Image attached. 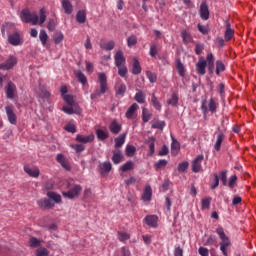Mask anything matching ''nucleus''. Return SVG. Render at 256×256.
Masks as SVG:
<instances>
[{"label": "nucleus", "mask_w": 256, "mask_h": 256, "mask_svg": "<svg viewBox=\"0 0 256 256\" xmlns=\"http://www.w3.org/2000/svg\"><path fill=\"white\" fill-rule=\"evenodd\" d=\"M98 83H99V89L94 90V92L90 95V98L97 99L101 97L102 95H105L107 93L109 86L107 85V75L103 72L98 73Z\"/></svg>", "instance_id": "obj_1"}, {"label": "nucleus", "mask_w": 256, "mask_h": 256, "mask_svg": "<svg viewBox=\"0 0 256 256\" xmlns=\"http://www.w3.org/2000/svg\"><path fill=\"white\" fill-rule=\"evenodd\" d=\"M217 235H219L221 242H220V251L223 253L224 256H227V247L231 245V240H229V237L225 234V230L223 227H218L216 229Z\"/></svg>", "instance_id": "obj_2"}, {"label": "nucleus", "mask_w": 256, "mask_h": 256, "mask_svg": "<svg viewBox=\"0 0 256 256\" xmlns=\"http://www.w3.org/2000/svg\"><path fill=\"white\" fill-rule=\"evenodd\" d=\"M20 18L24 23H32V25H37L39 23V16L37 13L32 14L27 8L21 11Z\"/></svg>", "instance_id": "obj_3"}, {"label": "nucleus", "mask_w": 256, "mask_h": 256, "mask_svg": "<svg viewBox=\"0 0 256 256\" xmlns=\"http://www.w3.org/2000/svg\"><path fill=\"white\" fill-rule=\"evenodd\" d=\"M83 191V188L79 184H75L73 187L70 188L67 192H62V195L65 199H75L79 195H81V192Z\"/></svg>", "instance_id": "obj_4"}, {"label": "nucleus", "mask_w": 256, "mask_h": 256, "mask_svg": "<svg viewBox=\"0 0 256 256\" xmlns=\"http://www.w3.org/2000/svg\"><path fill=\"white\" fill-rule=\"evenodd\" d=\"M8 43L13 45V47H18L23 44V38H21V34L19 32H14L8 35Z\"/></svg>", "instance_id": "obj_5"}, {"label": "nucleus", "mask_w": 256, "mask_h": 256, "mask_svg": "<svg viewBox=\"0 0 256 256\" xmlns=\"http://www.w3.org/2000/svg\"><path fill=\"white\" fill-rule=\"evenodd\" d=\"M15 65H17V58L15 56H10L8 60L0 64V69L2 71H9V69H13Z\"/></svg>", "instance_id": "obj_6"}, {"label": "nucleus", "mask_w": 256, "mask_h": 256, "mask_svg": "<svg viewBox=\"0 0 256 256\" xmlns=\"http://www.w3.org/2000/svg\"><path fill=\"white\" fill-rule=\"evenodd\" d=\"M37 205L43 211L47 209H53V207H55V203H53V201H51L50 198H41L40 200L37 201Z\"/></svg>", "instance_id": "obj_7"}, {"label": "nucleus", "mask_w": 256, "mask_h": 256, "mask_svg": "<svg viewBox=\"0 0 256 256\" xmlns=\"http://www.w3.org/2000/svg\"><path fill=\"white\" fill-rule=\"evenodd\" d=\"M5 93L7 99H15V94L17 93V86L13 82H8L5 87Z\"/></svg>", "instance_id": "obj_8"}, {"label": "nucleus", "mask_w": 256, "mask_h": 256, "mask_svg": "<svg viewBox=\"0 0 256 256\" xmlns=\"http://www.w3.org/2000/svg\"><path fill=\"white\" fill-rule=\"evenodd\" d=\"M24 171L29 177H33L34 179H37L39 175H41V171L39 170V167H29L28 165L24 166Z\"/></svg>", "instance_id": "obj_9"}, {"label": "nucleus", "mask_w": 256, "mask_h": 256, "mask_svg": "<svg viewBox=\"0 0 256 256\" xmlns=\"http://www.w3.org/2000/svg\"><path fill=\"white\" fill-rule=\"evenodd\" d=\"M205 157L203 155H198L192 162V171L193 173H199L201 171L202 166L201 164L203 163V159Z\"/></svg>", "instance_id": "obj_10"}, {"label": "nucleus", "mask_w": 256, "mask_h": 256, "mask_svg": "<svg viewBox=\"0 0 256 256\" xmlns=\"http://www.w3.org/2000/svg\"><path fill=\"white\" fill-rule=\"evenodd\" d=\"M5 110L9 123H11V125H17V115L13 112V106H6Z\"/></svg>", "instance_id": "obj_11"}, {"label": "nucleus", "mask_w": 256, "mask_h": 256, "mask_svg": "<svg viewBox=\"0 0 256 256\" xmlns=\"http://www.w3.org/2000/svg\"><path fill=\"white\" fill-rule=\"evenodd\" d=\"M139 109V105L137 103H133L128 110L126 111V119H135L137 117V110Z\"/></svg>", "instance_id": "obj_12"}, {"label": "nucleus", "mask_w": 256, "mask_h": 256, "mask_svg": "<svg viewBox=\"0 0 256 256\" xmlns=\"http://www.w3.org/2000/svg\"><path fill=\"white\" fill-rule=\"evenodd\" d=\"M111 169H113V165L111 164V162H102L98 166V171L100 175L111 173Z\"/></svg>", "instance_id": "obj_13"}, {"label": "nucleus", "mask_w": 256, "mask_h": 256, "mask_svg": "<svg viewBox=\"0 0 256 256\" xmlns=\"http://www.w3.org/2000/svg\"><path fill=\"white\" fill-rule=\"evenodd\" d=\"M56 161H57V163L61 164V167H63V169H65V171H71V165L69 164V161H67V158H65V155L58 154L56 156Z\"/></svg>", "instance_id": "obj_14"}, {"label": "nucleus", "mask_w": 256, "mask_h": 256, "mask_svg": "<svg viewBox=\"0 0 256 256\" xmlns=\"http://www.w3.org/2000/svg\"><path fill=\"white\" fill-rule=\"evenodd\" d=\"M143 221L146 225H148V227L155 228L157 227V222L159 221V217H157V215H147Z\"/></svg>", "instance_id": "obj_15"}, {"label": "nucleus", "mask_w": 256, "mask_h": 256, "mask_svg": "<svg viewBox=\"0 0 256 256\" xmlns=\"http://www.w3.org/2000/svg\"><path fill=\"white\" fill-rule=\"evenodd\" d=\"M205 69H207V61L203 58H200L198 63L196 64V71L198 75H205L207 73Z\"/></svg>", "instance_id": "obj_16"}, {"label": "nucleus", "mask_w": 256, "mask_h": 256, "mask_svg": "<svg viewBox=\"0 0 256 256\" xmlns=\"http://www.w3.org/2000/svg\"><path fill=\"white\" fill-rule=\"evenodd\" d=\"M199 13L203 21H207V19H209V6H207V2L201 3Z\"/></svg>", "instance_id": "obj_17"}, {"label": "nucleus", "mask_w": 256, "mask_h": 256, "mask_svg": "<svg viewBox=\"0 0 256 256\" xmlns=\"http://www.w3.org/2000/svg\"><path fill=\"white\" fill-rule=\"evenodd\" d=\"M115 66L121 67L125 65V56L123 55L122 50H118L114 56Z\"/></svg>", "instance_id": "obj_18"}, {"label": "nucleus", "mask_w": 256, "mask_h": 256, "mask_svg": "<svg viewBox=\"0 0 256 256\" xmlns=\"http://www.w3.org/2000/svg\"><path fill=\"white\" fill-rule=\"evenodd\" d=\"M226 31L224 34L225 41H231L235 37V30L231 28V23L225 22Z\"/></svg>", "instance_id": "obj_19"}, {"label": "nucleus", "mask_w": 256, "mask_h": 256, "mask_svg": "<svg viewBox=\"0 0 256 256\" xmlns=\"http://www.w3.org/2000/svg\"><path fill=\"white\" fill-rule=\"evenodd\" d=\"M94 139H95V136L93 134H90L88 136L78 134L76 136V141L78 143H91V142H93Z\"/></svg>", "instance_id": "obj_20"}, {"label": "nucleus", "mask_w": 256, "mask_h": 256, "mask_svg": "<svg viewBox=\"0 0 256 256\" xmlns=\"http://www.w3.org/2000/svg\"><path fill=\"white\" fill-rule=\"evenodd\" d=\"M62 111H64V113H67V115H73V113H75L76 115H80L81 108L79 106H76L75 109H73V106H63Z\"/></svg>", "instance_id": "obj_21"}, {"label": "nucleus", "mask_w": 256, "mask_h": 256, "mask_svg": "<svg viewBox=\"0 0 256 256\" xmlns=\"http://www.w3.org/2000/svg\"><path fill=\"white\" fill-rule=\"evenodd\" d=\"M121 161H123V153L119 149L114 150L113 156H112V162L114 163V165H119Z\"/></svg>", "instance_id": "obj_22"}, {"label": "nucleus", "mask_w": 256, "mask_h": 256, "mask_svg": "<svg viewBox=\"0 0 256 256\" xmlns=\"http://www.w3.org/2000/svg\"><path fill=\"white\" fill-rule=\"evenodd\" d=\"M151 197H153V190L151 189V186L146 185L142 194V200L151 201Z\"/></svg>", "instance_id": "obj_23"}, {"label": "nucleus", "mask_w": 256, "mask_h": 256, "mask_svg": "<svg viewBox=\"0 0 256 256\" xmlns=\"http://www.w3.org/2000/svg\"><path fill=\"white\" fill-rule=\"evenodd\" d=\"M109 129L113 133V135H119V133H121V124L117 123V121L114 120L111 122Z\"/></svg>", "instance_id": "obj_24"}, {"label": "nucleus", "mask_w": 256, "mask_h": 256, "mask_svg": "<svg viewBox=\"0 0 256 256\" xmlns=\"http://www.w3.org/2000/svg\"><path fill=\"white\" fill-rule=\"evenodd\" d=\"M62 8L66 15H71V13H73V4H71L69 0H62Z\"/></svg>", "instance_id": "obj_25"}, {"label": "nucleus", "mask_w": 256, "mask_h": 256, "mask_svg": "<svg viewBox=\"0 0 256 256\" xmlns=\"http://www.w3.org/2000/svg\"><path fill=\"white\" fill-rule=\"evenodd\" d=\"M225 140V134L223 133H218L217 138H216V143L214 145L215 151H221V144Z\"/></svg>", "instance_id": "obj_26"}, {"label": "nucleus", "mask_w": 256, "mask_h": 256, "mask_svg": "<svg viewBox=\"0 0 256 256\" xmlns=\"http://www.w3.org/2000/svg\"><path fill=\"white\" fill-rule=\"evenodd\" d=\"M140 73H141V64L139 63V60L137 58H134L133 64H132V74L139 75Z\"/></svg>", "instance_id": "obj_27"}, {"label": "nucleus", "mask_w": 256, "mask_h": 256, "mask_svg": "<svg viewBox=\"0 0 256 256\" xmlns=\"http://www.w3.org/2000/svg\"><path fill=\"white\" fill-rule=\"evenodd\" d=\"M75 77L81 83V85H85L87 83V76H85L84 73L81 72V70H76L74 72Z\"/></svg>", "instance_id": "obj_28"}, {"label": "nucleus", "mask_w": 256, "mask_h": 256, "mask_svg": "<svg viewBox=\"0 0 256 256\" xmlns=\"http://www.w3.org/2000/svg\"><path fill=\"white\" fill-rule=\"evenodd\" d=\"M76 21L78 23H85L87 21V13L85 10H79L76 14Z\"/></svg>", "instance_id": "obj_29"}, {"label": "nucleus", "mask_w": 256, "mask_h": 256, "mask_svg": "<svg viewBox=\"0 0 256 256\" xmlns=\"http://www.w3.org/2000/svg\"><path fill=\"white\" fill-rule=\"evenodd\" d=\"M39 39L42 43V46L47 47V41H49V35H47V32L45 30H40Z\"/></svg>", "instance_id": "obj_30"}, {"label": "nucleus", "mask_w": 256, "mask_h": 256, "mask_svg": "<svg viewBox=\"0 0 256 256\" xmlns=\"http://www.w3.org/2000/svg\"><path fill=\"white\" fill-rule=\"evenodd\" d=\"M47 197L48 199L54 201V203H61L62 201L61 196L56 192H51V191L47 192Z\"/></svg>", "instance_id": "obj_31"}, {"label": "nucleus", "mask_w": 256, "mask_h": 256, "mask_svg": "<svg viewBox=\"0 0 256 256\" xmlns=\"http://www.w3.org/2000/svg\"><path fill=\"white\" fill-rule=\"evenodd\" d=\"M96 136L99 141H105V139H109V133L101 129L96 130Z\"/></svg>", "instance_id": "obj_32"}, {"label": "nucleus", "mask_w": 256, "mask_h": 256, "mask_svg": "<svg viewBox=\"0 0 256 256\" xmlns=\"http://www.w3.org/2000/svg\"><path fill=\"white\" fill-rule=\"evenodd\" d=\"M179 103V95L177 93H173L171 98L167 100V104L171 105L172 107H177Z\"/></svg>", "instance_id": "obj_33"}, {"label": "nucleus", "mask_w": 256, "mask_h": 256, "mask_svg": "<svg viewBox=\"0 0 256 256\" xmlns=\"http://www.w3.org/2000/svg\"><path fill=\"white\" fill-rule=\"evenodd\" d=\"M176 69L180 77H185V66H183V63L180 59L176 60Z\"/></svg>", "instance_id": "obj_34"}, {"label": "nucleus", "mask_w": 256, "mask_h": 256, "mask_svg": "<svg viewBox=\"0 0 256 256\" xmlns=\"http://www.w3.org/2000/svg\"><path fill=\"white\" fill-rule=\"evenodd\" d=\"M134 101H136L137 103H140V104L145 103V93H143V91L139 90L134 96Z\"/></svg>", "instance_id": "obj_35"}, {"label": "nucleus", "mask_w": 256, "mask_h": 256, "mask_svg": "<svg viewBox=\"0 0 256 256\" xmlns=\"http://www.w3.org/2000/svg\"><path fill=\"white\" fill-rule=\"evenodd\" d=\"M47 21V10L45 8H41L39 11V25H43Z\"/></svg>", "instance_id": "obj_36"}, {"label": "nucleus", "mask_w": 256, "mask_h": 256, "mask_svg": "<svg viewBox=\"0 0 256 256\" xmlns=\"http://www.w3.org/2000/svg\"><path fill=\"white\" fill-rule=\"evenodd\" d=\"M151 103L157 111H161L162 105L161 102H159V100L157 99V96H155V93L152 94Z\"/></svg>", "instance_id": "obj_37"}, {"label": "nucleus", "mask_w": 256, "mask_h": 256, "mask_svg": "<svg viewBox=\"0 0 256 256\" xmlns=\"http://www.w3.org/2000/svg\"><path fill=\"white\" fill-rule=\"evenodd\" d=\"M148 143H149V153H148V155L151 157L155 153V137H153V136L150 137L148 139Z\"/></svg>", "instance_id": "obj_38"}, {"label": "nucleus", "mask_w": 256, "mask_h": 256, "mask_svg": "<svg viewBox=\"0 0 256 256\" xmlns=\"http://www.w3.org/2000/svg\"><path fill=\"white\" fill-rule=\"evenodd\" d=\"M115 148L119 149V147H123L125 144V134L120 135L119 137L115 138Z\"/></svg>", "instance_id": "obj_39"}, {"label": "nucleus", "mask_w": 256, "mask_h": 256, "mask_svg": "<svg viewBox=\"0 0 256 256\" xmlns=\"http://www.w3.org/2000/svg\"><path fill=\"white\" fill-rule=\"evenodd\" d=\"M120 171L122 173H126V171H133V161H127L120 167Z\"/></svg>", "instance_id": "obj_40"}, {"label": "nucleus", "mask_w": 256, "mask_h": 256, "mask_svg": "<svg viewBox=\"0 0 256 256\" xmlns=\"http://www.w3.org/2000/svg\"><path fill=\"white\" fill-rule=\"evenodd\" d=\"M225 71V64L221 60L216 61V75H221Z\"/></svg>", "instance_id": "obj_41"}, {"label": "nucleus", "mask_w": 256, "mask_h": 256, "mask_svg": "<svg viewBox=\"0 0 256 256\" xmlns=\"http://www.w3.org/2000/svg\"><path fill=\"white\" fill-rule=\"evenodd\" d=\"M181 37L183 39V43H191V41H193V38L191 37V34L188 33L187 30H183L181 32Z\"/></svg>", "instance_id": "obj_42"}, {"label": "nucleus", "mask_w": 256, "mask_h": 256, "mask_svg": "<svg viewBox=\"0 0 256 256\" xmlns=\"http://www.w3.org/2000/svg\"><path fill=\"white\" fill-rule=\"evenodd\" d=\"M101 49H104V51H113L115 49V42L111 40L106 44H101Z\"/></svg>", "instance_id": "obj_43"}, {"label": "nucleus", "mask_w": 256, "mask_h": 256, "mask_svg": "<svg viewBox=\"0 0 256 256\" xmlns=\"http://www.w3.org/2000/svg\"><path fill=\"white\" fill-rule=\"evenodd\" d=\"M167 163V160L160 159L158 162L154 164V169H156V171H159V169H164V167H167Z\"/></svg>", "instance_id": "obj_44"}, {"label": "nucleus", "mask_w": 256, "mask_h": 256, "mask_svg": "<svg viewBox=\"0 0 256 256\" xmlns=\"http://www.w3.org/2000/svg\"><path fill=\"white\" fill-rule=\"evenodd\" d=\"M142 120L144 123H149L151 121V113L146 108L142 109Z\"/></svg>", "instance_id": "obj_45"}, {"label": "nucleus", "mask_w": 256, "mask_h": 256, "mask_svg": "<svg viewBox=\"0 0 256 256\" xmlns=\"http://www.w3.org/2000/svg\"><path fill=\"white\" fill-rule=\"evenodd\" d=\"M118 239L121 243H125V241H129V239H131V235L127 232H118Z\"/></svg>", "instance_id": "obj_46"}, {"label": "nucleus", "mask_w": 256, "mask_h": 256, "mask_svg": "<svg viewBox=\"0 0 256 256\" xmlns=\"http://www.w3.org/2000/svg\"><path fill=\"white\" fill-rule=\"evenodd\" d=\"M208 110L212 113H217V102H215V99L211 98L208 103Z\"/></svg>", "instance_id": "obj_47"}, {"label": "nucleus", "mask_w": 256, "mask_h": 256, "mask_svg": "<svg viewBox=\"0 0 256 256\" xmlns=\"http://www.w3.org/2000/svg\"><path fill=\"white\" fill-rule=\"evenodd\" d=\"M135 151H137V148H135V146H133V145L126 146L127 157H133V155H135Z\"/></svg>", "instance_id": "obj_48"}, {"label": "nucleus", "mask_w": 256, "mask_h": 256, "mask_svg": "<svg viewBox=\"0 0 256 256\" xmlns=\"http://www.w3.org/2000/svg\"><path fill=\"white\" fill-rule=\"evenodd\" d=\"M126 91H127V86L125 84H120L116 90V95H120V97H123Z\"/></svg>", "instance_id": "obj_49"}, {"label": "nucleus", "mask_w": 256, "mask_h": 256, "mask_svg": "<svg viewBox=\"0 0 256 256\" xmlns=\"http://www.w3.org/2000/svg\"><path fill=\"white\" fill-rule=\"evenodd\" d=\"M70 147L76 151V153H83L85 146L83 144H71Z\"/></svg>", "instance_id": "obj_50"}, {"label": "nucleus", "mask_w": 256, "mask_h": 256, "mask_svg": "<svg viewBox=\"0 0 256 256\" xmlns=\"http://www.w3.org/2000/svg\"><path fill=\"white\" fill-rule=\"evenodd\" d=\"M211 201V197L202 199V210L209 209L211 207Z\"/></svg>", "instance_id": "obj_51"}, {"label": "nucleus", "mask_w": 256, "mask_h": 256, "mask_svg": "<svg viewBox=\"0 0 256 256\" xmlns=\"http://www.w3.org/2000/svg\"><path fill=\"white\" fill-rule=\"evenodd\" d=\"M135 45H137V36H135V35L129 36L127 39V46L133 47Z\"/></svg>", "instance_id": "obj_52"}, {"label": "nucleus", "mask_w": 256, "mask_h": 256, "mask_svg": "<svg viewBox=\"0 0 256 256\" xmlns=\"http://www.w3.org/2000/svg\"><path fill=\"white\" fill-rule=\"evenodd\" d=\"M30 247L36 248L41 247V240L37 239L36 237L30 238Z\"/></svg>", "instance_id": "obj_53"}, {"label": "nucleus", "mask_w": 256, "mask_h": 256, "mask_svg": "<svg viewBox=\"0 0 256 256\" xmlns=\"http://www.w3.org/2000/svg\"><path fill=\"white\" fill-rule=\"evenodd\" d=\"M56 26H57V23L55 22V19L50 18V19L48 20V25H47L48 31H50V32L55 31V27H56Z\"/></svg>", "instance_id": "obj_54"}, {"label": "nucleus", "mask_w": 256, "mask_h": 256, "mask_svg": "<svg viewBox=\"0 0 256 256\" xmlns=\"http://www.w3.org/2000/svg\"><path fill=\"white\" fill-rule=\"evenodd\" d=\"M146 77L149 79L150 83H156L157 82V74L147 71Z\"/></svg>", "instance_id": "obj_55"}, {"label": "nucleus", "mask_w": 256, "mask_h": 256, "mask_svg": "<svg viewBox=\"0 0 256 256\" xmlns=\"http://www.w3.org/2000/svg\"><path fill=\"white\" fill-rule=\"evenodd\" d=\"M36 256H49L47 248L40 247L36 250Z\"/></svg>", "instance_id": "obj_56"}, {"label": "nucleus", "mask_w": 256, "mask_h": 256, "mask_svg": "<svg viewBox=\"0 0 256 256\" xmlns=\"http://www.w3.org/2000/svg\"><path fill=\"white\" fill-rule=\"evenodd\" d=\"M189 169V162L185 161L178 165V171L180 173H184V171H187Z\"/></svg>", "instance_id": "obj_57"}, {"label": "nucleus", "mask_w": 256, "mask_h": 256, "mask_svg": "<svg viewBox=\"0 0 256 256\" xmlns=\"http://www.w3.org/2000/svg\"><path fill=\"white\" fill-rule=\"evenodd\" d=\"M118 68V75L120 77H125L127 75V66L122 65V66H117Z\"/></svg>", "instance_id": "obj_58"}, {"label": "nucleus", "mask_w": 256, "mask_h": 256, "mask_svg": "<svg viewBox=\"0 0 256 256\" xmlns=\"http://www.w3.org/2000/svg\"><path fill=\"white\" fill-rule=\"evenodd\" d=\"M220 180L222 181L224 186H227V170H223L220 172Z\"/></svg>", "instance_id": "obj_59"}, {"label": "nucleus", "mask_w": 256, "mask_h": 256, "mask_svg": "<svg viewBox=\"0 0 256 256\" xmlns=\"http://www.w3.org/2000/svg\"><path fill=\"white\" fill-rule=\"evenodd\" d=\"M64 101H65V103H67V105H70L71 107H73V105L75 103V101H73V96H71V95H65Z\"/></svg>", "instance_id": "obj_60"}, {"label": "nucleus", "mask_w": 256, "mask_h": 256, "mask_svg": "<svg viewBox=\"0 0 256 256\" xmlns=\"http://www.w3.org/2000/svg\"><path fill=\"white\" fill-rule=\"evenodd\" d=\"M235 183H237V175H233L230 177L228 186L230 187V189H233L235 187Z\"/></svg>", "instance_id": "obj_61"}, {"label": "nucleus", "mask_w": 256, "mask_h": 256, "mask_svg": "<svg viewBox=\"0 0 256 256\" xmlns=\"http://www.w3.org/2000/svg\"><path fill=\"white\" fill-rule=\"evenodd\" d=\"M65 130L68 131V133H77V128L74 124H68L65 126Z\"/></svg>", "instance_id": "obj_62"}, {"label": "nucleus", "mask_w": 256, "mask_h": 256, "mask_svg": "<svg viewBox=\"0 0 256 256\" xmlns=\"http://www.w3.org/2000/svg\"><path fill=\"white\" fill-rule=\"evenodd\" d=\"M149 55H150V57H156V55H157V45L156 44H152L150 46Z\"/></svg>", "instance_id": "obj_63"}, {"label": "nucleus", "mask_w": 256, "mask_h": 256, "mask_svg": "<svg viewBox=\"0 0 256 256\" xmlns=\"http://www.w3.org/2000/svg\"><path fill=\"white\" fill-rule=\"evenodd\" d=\"M198 253L201 256H209V249L205 248V247H200L198 249Z\"/></svg>", "instance_id": "obj_64"}]
</instances>
